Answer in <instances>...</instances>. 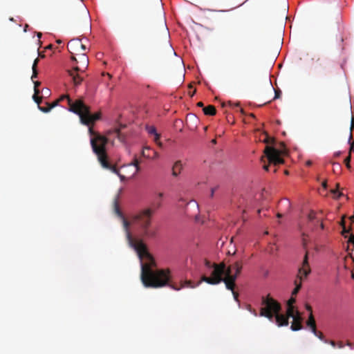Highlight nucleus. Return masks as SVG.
Returning <instances> with one entry per match:
<instances>
[{
  "label": "nucleus",
  "mask_w": 354,
  "mask_h": 354,
  "mask_svg": "<svg viewBox=\"0 0 354 354\" xmlns=\"http://www.w3.org/2000/svg\"><path fill=\"white\" fill-rule=\"evenodd\" d=\"M296 302L295 298L292 296L287 302V314L288 316H292V312L296 310L293 304Z\"/></svg>",
  "instance_id": "a211bd4d"
},
{
  "label": "nucleus",
  "mask_w": 354,
  "mask_h": 354,
  "mask_svg": "<svg viewBox=\"0 0 354 354\" xmlns=\"http://www.w3.org/2000/svg\"><path fill=\"white\" fill-rule=\"evenodd\" d=\"M115 211L118 215H119L120 216H122V212H120V208H119L118 205L116 201L115 203Z\"/></svg>",
  "instance_id": "f704fd0d"
},
{
  "label": "nucleus",
  "mask_w": 354,
  "mask_h": 354,
  "mask_svg": "<svg viewBox=\"0 0 354 354\" xmlns=\"http://www.w3.org/2000/svg\"><path fill=\"white\" fill-rule=\"evenodd\" d=\"M350 221H351V223L353 224L354 223V215L353 216H351L350 218H349ZM352 226V225H351Z\"/></svg>",
  "instance_id": "3c124183"
},
{
  "label": "nucleus",
  "mask_w": 354,
  "mask_h": 354,
  "mask_svg": "<svg viewBox=\"0 0 354 354\" xmlns=\"http://www.w3.org/2000/svg\"><path fill=\"white\" fill-rule=\"evenodd\" d=\"M211 142H212L213 145H215V144H216V139H213V140H212Z\"/></svg>",
  "instance_id": "052dcab7"
},
{
  "label": "nucleus",
  "mask_w": 354,
  "mask_h": 354,
  "mask_svg": "<svg viewBox=\"0 0 354 354\" xmlns=\"http://www.w3.org/2000/svg\"><path fill=\"white\" fill-rule=\"evenodd\" d=\"M344 218H345V217H344V216H343V217L342 218L341 221H340V225H341V226H342V227L346 226V225H345V220H344Z\"/></svg>",
  "instance_id": "a18cd8bd"
},
{
  "label": "nucleus",
  "mask_w": 354,
  "mask_h": 354,
  "mask_svg": "<svg viewBox=\"0 0 354 354\" xmlns=\"http://www.w3.org/2000/svg\"><path fill=\"white\" fill-rule=\"evenodd\" d=\"M352 152H354V140L351 143L348 153L351 154Z\"/></svg>",
  "instance_id": "4c0bfd02"
},
{
  "label": "nucleus",
  "mask_w": 354,
  "mask_h": 354,
  "mask_svg": "<svg viewBox=\"0 0 354 354\" xmlns=\"http://www.w3.org/2000/svg\"><path fill=\"white\" fill-rule=\"evenodd\" d=\"M248 310H249L250 312H251V313H252L254 316H257V313L256 310H255L254 309H252V308H251V306H248Z\"/></svg>",
  "instance_id": "a19ab883"
},
{
  "label": "nucleus",
  "mask_w": 354,
  "mask_h": 354,
  "mask_svg": "<svg viewBox=\"0 0 354 354\" xmlns=\"http://www.w3.org/2000/svg\"><path fill=\"white\" fill-rule=\"evenodd\" d=\"M303 280H300L299 278L297 277V279L295 281V288L292 292V296L296 295L298 292L300 290L301 288V282Z\"/></svg>",
  "instance_id": "4be33fe9"
},
{
  "label": "nucleus",
  "mask_w": 354,
  "mask_h": 354,
  "mask_svg": "<svg viewBox=\"0 0 354 354\" xmlns=\"http://www.w3.org/2000/svg\"><path fill=\"white\" fill-rule=\"evenodd\" d=\"M86 50V47L82 43V46H80V53H85L84 51Z\"/></svg>",
  "instance_id": "37998d69"
},
{
  "label": "nucleus",
  "mask_w": 354,
  "mask_h": 354,
  "mask_svg": "<svg viewBox=\"0 0 354 354\" xmlns=\"http://www.w3.org/2000/svg\"><path fill=\"white\" fill-rule=\"evenodd\" d=\"M306 164L307 166H310L312 165V161L308 160Z\"/></svg>",
  "instance_id": "bf43d9fd"
},
{
  "label": "nucleus",
  "mask_w": 354,
  "mask_h": 354,
  "mask_svg": "<svg viewBox=\"0 0 354 354\" xmlns=\"http://www.w3.org/2000/svg\"><path fill=\"white\" fill-rule=\"evenodd\" d=\"M203 112L207 115H214L216 113V110L214 106L208 105L206 107H203Z\"/></svg>",
  "instance_id": "412c9836"
},
{
  "label": "nucleus",
  "mask_w": 354,
  "mask_h": 354,
  "mask_svg": "<svg viewBox=\"0 0 354 354\" xmlns=\"http://www.w3.org/2000/svg\"><path fill=\"white\" fill-rule=\"evenodd\" d=\"M263 169L266 170V171H268V169H269V165H263Z\"/></svg>",
  "instance_id": "603ef678"
},
{
  "label": "nucleus",
  "mask_w": 354,
  "mask_h": 354,
  "mask_svg": "<svg viewBox=\"0 0 354 354\" xmlns=\"http://www.w3.org/2000/svg\"><path fill=\"white\" fill-rule=\"evenodd\" d=\"M39 109L44 113L49 112L52 109L50 106V103L46 102V106H41L40 105L38 106Z\"/></svg>",
  "instance_id": "b1692460"
},
{
  "label": "nucleus",
  "mask_w": 354,
  "mask_h": 354,
  "mask_svg": "<svg viewBox=\"0 0 354 354\" xmlns=\"http://www.w3.org/2000/svg\"><path fill=\"white\" fill-rule=\"evenodd\" d=\"M156 8L158 10V12L160 15V38L162 41H165L167 42V46L168 50L169 52V54L171 55L172 53L175 54V52L174 51V49L172 48L171 44H169V32L168 30V28L166 24V19L165 17V12L162 7V3L161 0H156Z\"/></svg>",
  "instance_id": "1a4fd4ad"
},
{
  "label": "nucleus",
  "mask_w": 354,
  "mask_h": 354,
  "mask_svg": "<svg viewBox=\"0 0 354 354\" xmlns=\"http://www.w3.org/2000/svg\"><path fill=\"white\" fill-rule=\"evenodd\" d=\"M277 216L278 218H281V217H282V214H280V213H278V214H277Z\"/></svg>",
  "instance_id": "0e129e2a"
},
{
  "label": "nucleus",
  "mask_w": 354,
  "mask_h": 354,
  "mask_svg": "<svg viewBox=\"0 0 354 354\" xmlns=\"http://www.w3.org/2000/svg\"><path fill=\"white\" fill-rule=\"evenodd\" d=\"M353 138V136H352V133H350V136H349V139H348V141L351 142V140H352Z\"/></svg>",
  "instance_id": "e2e57ef3"
},
{
  "label": "nucleus",
  "mask_w": 354,
  "mask_h": 354,
  "mask_svg": "<svg viewBox=\"0 0 354 354\" xmlns=\"http://www.w3.org/2000/svg\"><path fill=\"white\" fill-rule=\"evenodd\" d=\"M292 316H289V318H292V322L290 328L293 331H297L303 328L302 321L303 318L301 313L297 310L292 312Z\"/></svg>",
  "instance_id": "ddd939ff"
},
{
  "label": "nucleus",
  "mask_w": 354,
  "mask_h": 354,
  "mask_svg": "<svg viewBox=\"0 0 354 354\" xmlns=\"http://www.w3.org/2000/svg\"><path fill=\"white\" fill-rule=\"evenodd\" d=\"M312 59L315 61L317 65L320 68L325 70L327 67V62L324 60H322L319 56H314Z\"/></svg>",
  "instance_id": "aec40b11"
},
{
  "label": "nucleus",
  "mask_w": 354,
  "mask_h": 354,
  "mask_svg": "<svg viewBox=\"0 0 354 354\" xmlns=\"http://www.w3.org/2000/svg\"><path fill=\"white\" fill-rule=\"evenodd\" d=\"M348 242L349 243L353 244V245L354 246V238L353 237H349Z\"/></svg>",
  "instance_id": "49530a36"
},
{
  "label": "nucleus",
  "mask_w": 354,
  "mask_h": 354,
  "mask_svg": "<svg viewBox=\"0 0 354 354\" xmlns=\"http://www.w3.org/2000/svg\"><path fill=\"white\" fill-rule=\"evenodd\" d=\"M183 169V164L180 160H177L174 162L172 169H171V174L172 176L174 177H177L181 172V170Z\"/></svg>",
  "instance_id": "2eb2a0df"
},
{
  "label": "nucleus",
  "mask_w": 354,
  "mask_h": 354,
  "mask_svg": "<svg viewBox=\"0 0 354 354\" xmlns=\"http://www.w3.org/2000/svg\"><path fill=\"white\" fill-rule=\"evenodd\" d=\"M351 154H349L348 153V156L345 158L344 160V163L346 165V167L348 168V169H351Z\"/></svg>",
  "instance_id": "a878e982"
},
{
  "label": "nucleus",
  "mask_w": 354,
  "mask_h": 354,
  "mask_svg": "<svg viewBox=\"0 0 354 354\" xmlns=\"http://www.w3.org/2000/svg\"><path fill=\"white\" fill-rule=\"evenodd\" d=\"M37 35L38 38H41L42 34L41 32H37Z\"/></svg>",
  "instance_id": "680f3d73"
},
{
  "label": "nucleus",
  "mask_w": 354,
  "mask_h": 354,
  "mask_svg": "<svg viewBox=\"0 0 354 354\" xmlns=\"http://www.w3.org/2000/svg\"><path fill=\"white\" fill-rule=\"evenodd\" d=\"M306 309L310 312V313H313V309L310 304H305Z\"/></svg>",
  "instance_id": "58836bf2"
},
{
  "label": "nucleus",
  "mask_w": 354,
  "mask_h": 354,
  "mask_svg": "<svg viewBox=\"0 0 354 354\" xmlns=\"http://www.w3.org/2000/svg\"><path fill=\"white\" fill-rule=\"evenodd\" d=\"M354 127V116L352 117L351 120V129Z\"/></svg>",
  "instance_id": "6e6d98bb"
},
{
  "label": "nucleus",
  "mask_w": 354,
  "mask_h": 354,
  "mask_svg": "<svg viewBox=\"0 0 354 354\" xmlns=\"http://www.w3.org/2000/svg\"><path fill=\"white\" fill-rule=\"evenodd\" d=\"M147 129H148V133L150 135L155 136V127L154 126H151L150 127H147Z\"/></svg>",
  "instance_id": "7c9ffc66"
},
{
  "label": "nucleus",
  "mask_w": 354,
  "mask_h": 354,
  "mask_svg": "<svg viewBox=\"0 0 354 354\" xmlns=\"http://www.w3.org/2000/svg\"><path fill=\"white\" fill-rule=\"evenodd\" d=\"M230 290L232 292V295H233L234 299L236 301H238L239 294L236 292H235L234 290V289L233 290Z\"/></svg>",
  "instance_id": "ea45409f"
},
{
  "label": "nucleus",
  "mask_w": 354,
  "mask_h": 354,
  "mask_svg": "<svg viewBox=\"0 0 354 354\" xmlns=\"http://www.w3.org/2000/svg\"><path fill=\"white\" fill-rule=\"evenodd\" d=\"M242 270V263L236 261L232 266L226 268V277L225 280V287L227 290H233L235 287V281Z\"/></svg>",
  "instance_id": "9d476101"
},
{
  "label": "nucleus",
  "mask_w": 354,
  "mask_h": 354,
  "mask_svg": "<svg viewBox=\"0 0 354 354\" xmlns=\"http://www.w3.org/2000/svg\"><path fill=\"white\" fill-rule=\"evenodd\" d=\"M32 98H33L34 101L38 104V106H39L42 101V97H39L38 95H36L35 93L32 96Z\"/></svg>",
  "instance_id": "cd10ccee"
},
{
  "label": "nucleus",
  "mask_w": 354,
  "mask_h": 354,
  "mask_svg": "<svg viewBox=\"0 0 354 354\" xmlns=\"http://www.w3.org/2000/svg\"><path fill=\"white\" fill-rule=\"evenodd\" d=\"M32 77H31V79L33 80L34 78H36L37 77V70L35 69V68H32Z\"/></svg>",
  "instance_id": "e433bc0d"
},
{
  "label": "nucleus",
  "mask_w": 354,
  "mask_h": 354,
  "mask_svg": "<svg viewBox=\"0 0 354 354\" xmlns=\"http://www.w3.org/2000/svg\"><path fill=\"white\" fill-rule=\"evenodd\" d=\"M308 217L309 221H313L315 218V212L313 211H311L308 214Z\"/></svg>",
  "instance_id": "473e14b6"
},
{
  "label": "nucleus",
  "mask_w": 354,
  "mask_h": 354,
  "mask_svg": "<svg viewBox=\"0 0 354 354\" xmlns=\"http://www.w3.org/2000/svg\"><path fill=\"white\" fill-rule=\"evenodd\" d=\"M322 185H323L324 187L326 188V186H327L326 182L323 183Z\"/></svg>",
  "instance_id": "69168bd1"
},
{
  "label": "nucleus",
  "mask_w": 354,
  "mask_h": 354,
  "mask_svg": "<svg viewBox=\"0 0 354 354\" xmlns=\"http://www.w3.org/2000/svg\"><path fill=\"white\" fill-rule=\"evenodd\" d=\"M115 138H118V137L116 136H114V135H112L111 136V140H113V142H115Z\"/></svg>",
  "instance_id": "4d7b16f0"
},
{
  "label": "nucleus",
  "mask_w": 354,
  "mask_h": 354,
  "mask_svg": "<svg viewBox=\"0 0 354 354\" xmlns=\"http://www.w3.org/2000/svg\"><path fill=\"white\" fill-rule=\"evenodd\" d=\"M337 345L338 348H344V344L342 342H339L338 343H337Z\"/></svg>",
  "instance_id": "09e8293b"
},
{
  "label": "nucleus",
  "mask_w": 354,
  "mask_h": 354,
  "mask_svg": "<svg viewBox=\"0 0 354 354\" xmlns=\"http://www.w3.org/2000/svg\"><path fill=\"white\" fill-rule=\"evenodd\" d=\"M281 91L279 89L274 90V99L279 98L280 95H281Z\"/></svg>",
  "instance_id": "c9c22d12"
},
{
  "label": "nucleus",
  "mask_w": 354,
  "mask_h": 354,
  "mask_svg": "<svg viewBox=\"0 0 354 354\" xmlns=\"http://www.w3.org/2000/svg\"><path fill=\"white\" fill-rule=\"evenodd\" d=\"M171 272L169 269H158L156 268V288L169 286L175 290H179L183 288H195L196 286L192 285V281H185L181 282L180 286L177 287L174 285H170Z\"/></svg>",
  "instance_id": "0eeeda50"
},
{
  "label": "nucleus",
  "mask_w": 354,
  "mask_h": 354,
  "mask_svg": "<svg viewBox=\"0 0 354 354\" xmlns=\"http://www.w3.org/2000/svg\"><path fill=\"white\" fill-rule=\"evenodd\" d=\"M226 277V266L224 263L219 264H214V268L212 269L210 277L203 275L201 280L196 286L201 283V281H205L211 285H216L221 282H224Z\"/></svg>",
  "instance_id": "6e6552de"
},
{
  "label": "nucleus",
  "mask_w": 354,
  "mask_h": 354,
  "mask_svg": "<svg viewBox=\"0 0 354 354\" xmlns=\"http://www.w3.org/2000/svg\"><path fill=\"white\" fill-rule=\"evenodd\" d=\"M214 264L215 263H212L209 260L207 259H205V267L209 269V270H212V268H214Z\"/></svg>",
  "instance_id": "bb28decb"
},
{
  "label": "nucleus",
  "mask_w": 354,
  "mask_h": 354,
  "mask_svg": "<svg viewBox=\"0 0 354 354\" xmlns=\"http://www.w3.org/2000/svg\"><path fill=\"white\" fill-rule=\"evenodd\" d=\"M88 127V133L90 136H92L90 140L91 145L93 153L97 157L98 161L104 168L118 174L121 179H122L124 177L119 174V171L117 167L114 165H112L108 161L106 145L108 143L113 145V140H111L112 135L118 136V140L121 142H124L125 141L124 135L120 132L121 128H124L125 125H120V128L115 127L111 129H109L104 132V135H101L100 133L95 132L93 127H91V125Z\"/></svg>",
  "instance_id": "f03ea898"
},
{
  "label": "nucleus",
  "mask_w": 354,
  "mask_h": 354,
  "mask_svg": "<svg viewBox=\"0 0 354 354\" xmlns=\"http://www.w3.org/2000/svg\"><path fill=\"white\" fill-rule=\"evenodd\" d=\"M80 46H82V41L78 39H71L67 45L68 50L71 56L80 53Z\"/></svg>",
  "instance_id": "4468645a"
},
{
  "label": "nucleus",
  "mask_w": 354,
  "mask_h": 354,
  "mask_svg": "<svg viewBox=\"0 0 354 354\" xmlns=\"http://www.w3.org/2000/svg\"><path fill=\"white\" fill-rule=\"evenodd\" d=\"M348 257H350L354 263V256L351 253H350L348 254Z\"/></svg>",
  "instance_id": "864d4df0"
},
{
  "label": "nucleus",
  "mask_w": 354,
  "mask_h": 354,
  "mask_svg": "<svg viewBox=\"0 0 354 354\" xmlns=\"http://www.w3.org/2000/svg\"><path fill=\"white\" fill-rule=\"evenodd\" d=\"M264 153L270 163H273L274 165H277L284 162V160L281 156L286 154L285 151H280L273 147L267 145L264 149Z\"/></svg>",
  "instance_id": "9b49d317"
},
{
  "label": "nucleus",
  "mask_w": 354,
  "mask_h": 354,
  "mask_svg": "<svg viewBox=\"0 0 354 354\" xmlns=\"http://www.w3.org/2000/svg\"><path fill=\"white\" fill-rule=\"evenodd\" d=\"M262 305L263 307L260 309V316L268 318L270 322L274 321L278 326L288 325L289 316L287 313L286 315L280 313L281 306L277 301L269 296L263 297Z\"/></svg>",
  "instance_id": "7ed1b4c3"
},
{
  "label": "nucleus",
  "mask_w": 354,
  "mask_h": 354,
  "mask_svg": "<svg viewBox=\"0 0 354 354\" xmlns=\"http://www.w3.org/2000/svg\"><path fill=\"white\" fill-rule=\"evenodd\" d=\"M352 231V226L351 225L348 229L346 227V226L342 227V234L346 237V234H348Z\"/></svg>",
  "instance_id": "393cba45"
},
{
  "label": "nucleus",
  "mask_w": 354,
  "mask_h": 354,
  "mask_svg": "<svg viewBox=\"0 0 354 354\" xmlns=\"http://www.w3.org/2000/svg\"><path fill=\"white\" fill-rule=\"evenodd\" d=\"M151 216L152 211L145 209L132 217L131 223L138 236L144 238L151 234Z\"/></svg>",
  "instance_id": "20e7f679"
},
{
  "label": "nucleus",
  "mask_w": 354,
  "mask_h": 354,
  "mask_svg": "<svg viewBox=\"0 0 354 354\" xmlns=\"http://www.w3.org/2000/svg\"><path fill=\"white\" fill-rule=\"evenodd\" d=\"M216 189V187L212 188L211 189V194H210L211 197H213L214 192H215Z\"/></svg>",
  "instance_id": "8fccbe9b"
},
{
  "label": "nucleus",
  "mask_w": 354,
  "mask_h": 354,
  "mask_svg": "<svg viewBox=\"0 0 354 354\" xmlns=\"http://www.w3.org/2000/svg\"><path fill=\"white\" fill-rule=\"evenodd\" d=\"M64 99L67 100L68 104L69 106V109L71 108V104H75V102H73V100L69 97L68 95H62L58 100H57L54 102L50 104V106L51 107V109L54 108L59 104V102L64 100Z\"/></svg>",
  "instance_id": "f3484780"
},
{
  "label": "nucleus",
  "mask_w": 354,
  "mask_h": 354,
  "mask_svg": "<svg viewBox=\"0 0 354 354\" xmlns=\"http://www.w3.org/2000/svg\"><path fill=\"white\" fill-rule=\"evenodd\" d=\"M38 62H39V59L38 58H36L33 62V64H32V68H35L37 69V64H38Z\"/></svg>",
  "instance_id": "79ce46f5"
},
{
  "label": "nucleus",
  "mask_w": 354,
  "mask_h": 354,
  "mask_svg": "<svg viewBox=\"0 0 354 354\" xmlns=\"http://www.w3.org/2000/svg\"><path fill=\"white\" fill-rule=\"evenodd\" d=\"M327 343H329L333 347H335L337 345V343L333 340L328 341Z\"/></svg>",
  "instance_id": "c03bdc74"
},
{
  "label": "nucleus",
  "mask_w": 354,
  "mask_h": 354,
  "mask_svg": "<svg viewBox=\"0 0 354 354\" xmlns=\"http://www.w3.org/2000/svg\"><path fill=\"white\" fill-rule=\"evenodd\" d=\"M156 146L158 145V147H160L161 148L162 147V144L161 142L159 141L160 134L156 132Z\"/></svg>",
  "instance_id": "72a5a7b5"
},
{
  "label": "nucleus",
  "mask_w": 354,
  "mask_h": 354,
  "mask_svg": "<svg viewBox=\"0 0 354 354\" xmlns=\"http://www.w3.org/2000/svg\"><path fill=\"white\" fill-rule=\"evenodd\" d=\"M142 156L145 158H153L155 156V150L149 147H145L142 151Z\"/></svg>",
  "instance_id": "6ab92c4d"
},
{
  "label": "nucleus",
  "mask_w": 354,
  "mask_h": 354,
  "mask_svg": "<svg viewBox=\"0 0 354 354\" xmlns=\"http://www.w3.org/2000/svg\"><path fill=\"white\" fill-rule=\"evenodd\" d=\"M311 272L308 261V252L306 251L301 266L298 269L297 278L305 280Z\"/></svg>",
  "instance_id": "f8f14e48"
},
{
  "label": "nucleus",
  "mask_w": 354,
  "mask_h": 354,
  "mask_svg": "<svg viewBox=\"0 0 354 354\" xmlns=\"http://www.w3.org/2000/svg\"><path fill=\"white\" fill-rule=\"evenodd\" d=\"M316 337H317L319 339L322 341H324V342L327 343L328 340L324 339V336L323 333L320 331H318L317 329L315 330V333H313Z\"/></svg>",
  "instance_id": "5701e85b"
},
{
  "label": "nucleus",
  "mask_w": 354,
  "mask_h": 354,
  "mask_svg": "<svg viewBox=\"0 0 354 354\" xmlns=\"http://www.w3.org/2000/svg\"><path fill=\"white\" fill-rule=\"evenodd\" d=\"M69 111L77 114L81 122L87 126L93 124L101 118L100 112L91 114L89 107L85 105L82 100H75V104L71 105Z\"/></svg>",
  "instance_id": "423d86ee"
},
{
  "label": "nucleus",
  "mask_w": 354,
  "mask_h": 354,
  "mask_svg": "<svg viewBox=\"0 0 354 354\" xmlns=\"http://www.w3.org/2000/svg\"><path fill=\"white\" fill-rule=\"evenodd\" d=\"M332 192H333L334 194H337V193H338V195L336 196L337 198H339L340 196H342V193L338 192L337 190H333V191H332Z\"/></svg>",
  "instance_id": "de8ad7c7"
},
{
  "label": "nucleus",
  "mask_w": 354,
  "mask_h": 354,
  "mask_svg": "<svg viewBox=\"0 0 354 354\" xmlns=\"http://www.w3.org/2000/svg\"><path fill=\"white\" fill-rule=\"evenodd\" d=\"M346 345L350 346L351 348H354V346L350 342H347Z\"/></svg>",
  "instance_id": "13d9d810"
},
{
  "label": "nucleus",
  "mask_w": 354,
  "mask_h": 354,
  "mask_svg": "<svg viewBox=\"0 0 354 354\" xmlns=\"http://www.w3.org/2000/svg\"><path fill=\"white\" fill-rule=\"evenodd\" d=\"M139 160L137 158H135L133 162L131 163V165H133V166L136 167V172L135 173H137L139 170Z\"/></svg>",
  "instance_id": "c85d7f7f"
},
{
  "label": "nucleus",
  "mask_w": 354,
  "mask_h": 354,
  "mask_svg": "<svg viewBox=\"0 0 354 354\" xmlns=\"http://www.w3.org/2000/svg\"><path fill=\"white\" fill-rule=\"evenodd\" d=\"M306 326L310 329L312 333H315V330L317 329L315 319L314 318L313 314L310 313L308 320L306 321Z\"/></svg>",
  "instance_id": "dca6fc26"
},
{
  "label": "nucleus",
  "mask_w": 354,
  "mask_h": 354,
  "mask_svg": "<svg viewBox=\"0 0 354 354\" xmlns=\"http://www.w3.org/2000/svg\"><path fill=\"white\" fill-rule=\"evenodd\" d=\"M286 203H287L288 207L289 208L290 207V203L288 201H287Z\"/></svg>",
  "instance_id": "338daca9"
},
{
  "label": "nucleus",
  "mask_w": 354,
  "mask_h": 354,
  "mask_svg": "<svg viewBox=\"0 0 354 354\" xmlns=\"http://www.w3.org/2000/svg\"><path fill=\"white\" fill-rule=\"evenodd\" d=\"M71 59L75 62V64L73 66L72 70H68V73L71 77L74 85L78 86L83 81L84 77L82 74L88 66V57L86 53H80L71 56Z\"/></svg>",
  "instance_id": "39448f33"
},
{
  "label": "nucleus",
  "mask_w": 354,
  "mask_h": 354,
  "mask_svg": "<svg viewBox=\"0 0 354 354\" xmlns=\"http://www.w3.org/2000/svg\"><path fill=\"white\" fill-rule=\"evenodd\" d=\"M34 91L36 95H38L39 93V91L38 89V86L41 84L40 82H34Z\"/></svg>",
  "instance_id": "c756f323"
},
{
  "label": "nucleus",
  "mask_w": 354,
  "mask_h": 354,
  "mask_svg": "<svg viewBox=\"0 0 354 354\" xmlns=\"http://www.w3.org/2000/svg\"><path fill=\"white\" fill-rule=\"evenodd\" d=\"M197 106L199 107H203V103L202 102H199L197 103Z\"/></svg>",
  "instance_id": "5fc2aeb1"
},
{
  "label": "nucleus",
  "mask_w": 354,
  "mask_h": 354,
  "mask_svg": "<svg viewBox=\"0 0 354 354\" xmlns=\"http://www.w3.org/2000/svg\"><path fill=\"white\" fill-rule=\"evenodd\" d=\"M263 142L268 145L271 144L274 142V139L267 136L266 138L264 139Z\"/></svg>",
  "instance_id": "2f4dec72"
},
{
  "label": "nucleus",
  "mask_w": 354,
  "mask_h": 354,
  "mask_svg": "<svg viewBox=\"0 0 354 354\" xmlns=\"http://www.w3.org/2000/svg\"><path fill=\"white\" fill-rule=\"evenodd\" d=\"M162 196H163V194H162V193H160V194H158V196H159L160 198H162Z\"/></svg>",
  "instance_id": "774afa93"
},
{
  "label": "nucleus",
  "mask_w": 354,
  "mask_h": 354,
  "mask_svg": "<svg viewBox=\"0 0 354 354\" xmlns=\"http://www.w3.org/2000/svg\"><path fill=\"white\" fill-rule=\"evenodd\" d=\"M123 225L126 230L127 239L129 246L136 252L141 266L140 279L142 283L147 288H155V259L149 252L147 245L143 241L132 236L129 230L130 223L123 218Z\"/></svg>",
  "instance_id": "f257e3e1"
}]
</instances>
